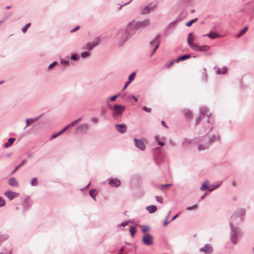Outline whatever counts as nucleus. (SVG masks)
<instances>
[{"mask_svg": "<svg viewBox=\"0 0 254 254\" xmlns=\"http://www.w3.org/2000/svg\"><path fill=\"white\" fill-rule=\"evenodd\" d=\"M115 127L117 131L121 133H124L127 130V126L125 124H116Z\"/></svg>", "mask_w": 254, "mask_h": 254, "instance_id": "14", "label": "nucleus"}, {"mask_svg": "<svg viewBox=\"0 0 254 254\" xmlns=\"http://www.w3.org/2000/svg\"><path fill=\"white\" fill-rule=\"evenodd\" d=\"M208 137L207 135H204L198 137H195L193 139V142L198 144L197 149L199 151L204 150L209 147L210 143L208 142Z\"/></svg>", "mask_w": 254, "mask_h": 254, "instance_id": "2", "label": "nucleus"}, {"mask_svg": "<svg viewBox=\"0 0 254 254\" xmlns=\"http://www.w3.org/2000/svg\"><path fill=\"white\" fill-rule=\"evenodd\" d=\"M159 149V147H156L153 149L155 160H156L157 158L159 157L160 154Z\"/></svg>", "mask_w": 254, "mask_h": 254, "instance_id": "31", "label": "nucleus"}, {"mask_svg": "<svg viewBox=\"0 0 254 254\" xmlns=\"http://www.w3.org/2000/svg\"><path fill=\"white\" fill-rule=\"evenodd\" d=\"M248 26L245 27L243 29H242L239 32V33L237 35V37H241L245 32H246V31L248 30Z\"/></svg>", "mask_w": 254, "mask_h": 254, "instance_id": "37", "label": "nucleus"}, {"mask_svg": "<svg viewBox=\"0 0 254 254\" xmlns=\"http://www.w3.org/2000/svg\"><path fill=\"white\" fill-rule=\"evenodd\" d=\"M220 135L218 134H215L212 135L210 137H208V139H207L208 142L210 143V145L213 144V143L215 141H218L220 140Z\"/></svg>", "mask_w": 254, "mask_h": 254, "instance_id": "18", "label": "nucleus"}, {"mask_svg": "<svg viewBox=\"0 0 254 254\" xmlns=\"http://www.w3.org/2000/svg\"><path fill=\"white\" fill-rule=\"evenodd\" d=\"M129 231L130 232L131 236L133 237L135 233L136 232V230L135 228L132 227L130 228Z\"/></svg>", "mask_w": 254, "mask_h": 254, "instance_id": "47", "label": "nucleus"}, {"mask_svg": "<svg viewBox=\"0 0 254 254\" xmlns=\"http://www.w3.org/2000/svg\"><path fill=\"white\" fill-rule=\"evenodd\" d=\"M126 109L125 106L121 105H115L114 106V110L113 112V117L115 119L120 118L123 113Z\"/></svg>", "mask_w": 254, "mask_h": 254, "instance_id": "5", "label": "nucleus"}, {"mask_svg": "<svg viewBox=\"0 0 254 254\" xmlns=\"http://www.w3.org/2000/svg\"><path fill=\"white\" fill-rule=\"evenodd\" d=\"M210 49V47L207 45H204L202 46H199L197 51L199 52H204L207 51Z\"/></svg>", "mask_w": 254, "mask_h": 254, "instance_id": "30", "label": "nucleus"}, {"mask_svg": "<svg viewBox=\"0 0 254 254\" xmlns=\"http://www.w3.org/2000/svg\"><path fill=\"white\" fill-rule=\"evenodd\" d=\"M61 134V133H60V132H59L58 133H55L52 134V135L51 136L50 139V140H53V139L56 138V137H57L58 136H59Z\"/></svg>", "mask_w": 254, "mask_h": 254, "instance_id": "48", "label": "nucleus"}, {"mask_svg": "<svg viewBox=\"0 0 254 254\" xmlns=\"http://www.w3.org/2000/svg\"><path fill=\"white\" fill-rule=\"evenodd\" d=\"M9 236L7 234H3L0 235V241H3L8 239Z\"/></svg>", "mask_w": 254, "mask_h": 254, "instance_id": "42", "label": "nucleus"}, {"mask_svg": "<svg viewBox=\"0 0 254 254\" xmlns=\"http://www.w3.org/2000/svg\"><path fill=\"white\" fill-rule=\"evenodd\" d=\"M171 186H172L171 184H167L163 185L161 186V189L163 190L165 188H166L167 187H170Z\"/></svg>", "mask_w": 254, "mask_h": 254, "instance_id": "61", "label": "nucleus"}, {"mask_svg": "<svg viewBox=\"0 0 254 254\" xmlns=\"http://www.w3.org/2000/svg\"><path fill=\"white\" fill-rule=\"evenodd\" d=\"M197 18H194L186 23V25L188 27L190 26L194 22L197 20Z\"/></svg>", "mask_w": 254, "mask_h": 254, "instance_id": "41", "label": "nucleus"}, {"mask_svg": "<svg viewBox=\"0 0 254 254\" xmlns=\"http://www.w3.org/2000/svg\"><path fill=\"white\" fill-rule=\"evenodd\" d=\"M135 146L141 151H144L146 148L145 143L140 139H134Z\"/></svg>", "mask_w": 254, "mask_h": 254, "instance_id": "13", "label": "nucleus"}, {"mask_svg": "<svg viewBox=\"0 0 254 254\" xmlns=\"http://www.w3.org/2000/svg\"><path fill=\"white\" fill-rule=\"evenodd\" d=\"M100 38L99 37H96L93 41L91 42L87 43L83 47L84 49H87L89 51H91L97 46L100 42Z\"/></svg>", "mask_w": 254, "mask_h": 254, "instance_id": "8", "label": "nucleus"}, {"mask_svg": "<svg viewBox=\"0 0 254 254\" xmlns=\"http://www.w3.org/2000/svg\"><path fill=\"white\" fill-rule=\"evenodd\" d=\"M190 47L194 51H197L199 46L196 43H193L192 42H189L188 43Z\"/></svg>", "mask_w": 254, "mask_h": 254, "instance_id": "32", "label": "nucleus"}, {"mask_svg": "<svg viewBox=\"0 0 254 254\" xmlns=\"http://www.w3.org/2000/svg\"><path fill=\"white\" fill-rule=\"evenodd\" d=\"M205 115L207 117V122L209 123L210 117L211 116V114L208 113V109L206 107H202L200 108L199 110V115L196 119V124H198L200 122L201 119H203Z\"/></svg>", "mask_w": 254, "mask_h": 254, "instance_id": "4", "label": "nucleus"}, {"mask_svg": "<svg viewBox=\"0 0 254 254\" xmlns=\"http://www.w3.org/2000/svg\"><path fill=\"white\" fill-rule=\"evenodd\" d=\"M5 204V201L4 199L1 196H0V207L4 206Z\"/></svg>", "mask_w": 254, "mask_h": 254, "instance_id": "50", "label": "nucleus"}, {"mask_svg": "<svg viewBox=\"0 0 254 254\" xmlns=\"http://www.w3.org/2000/svg\"><path fill=\"white\" fill-rule=\"evenodd\" d=\"M245 213H246V211L244 209H238L234 213V214H236V215L238 216V217H241V222H242L243 221V219L245 215Z\"/></svg>", "mask_w": 254, "mask_h": 254, "instance_id": "19", "label": "nucleus"}, {"mask_svg": "<svg viewBox=\"0 0 254 254\" xmlns=\"http://www.w3.org/2000/svg\"><path fill=\"white\" fill-rule=\"evenodd\" d=\"M149 24L150 20L149 19H145L142 21L137 22L133 20L129 22L126 31L124 32L122 35L119 41V44L120 45L124 44L135 34L136 30L143 29L149 25Z\"/></svg>", "mask_w": 254, "mask_h": 254, "instance_id": "1", "label": "nucleus"}, {"mask_svg": "<svg viewBox=\"0 0 254 254\" xmlns=\"http://www.w3.org/2000/svg\"><path fill=\"white\" fill-rule=\"evenodd\" d=\"M33 204V201L29 199L28 196H26V198H24V200L23 202V208L24 210L28 209Z\"/></svg>", "mask_w": 254, "mask_h": 254, "instance_id": "15", "label": "nucleus"}, {"mask_svg": "<svg viewBox=\"0 0 254 254\" xmlns=\"http://www.w3.org/2000/svg\"><path fill=\"white\" fill-rule=\"evenodd\" d=\"M89 194H90V195L94 199V200H96V190H90L89 191Z\"/></svg>", "mask_w": 254, "mask_h": 254, "instance_id": "39", "label": "nucleus"}, {"mask_svg": "<svg viewBox=\"0 0 254 254\" xmlns=\"http://www.w3.org/2000/svg\"><path fill=\"white\" fill-rule=\"evenodd\" d=\"M199 252L203 254H211L213 252L212 246L209 244H207L199 249Z\"/></svg>", "mask_w": 254, "mask_h": 254, "instance_id": "10", "label": "nucleus"}, {"mask_svg": "<svg viewBox=\"0 0 254 254\" xmlns=\"http://www.w3.org/2000/svg\"><path fill=\"white\" fill-rule=\"evenodd\" d=\"M156 200L160 203H163V198L161 196L157 195L155 196Z\"/></svg>", "mask_w": 254, "mask_h": 254, "instance_id": "49", "label": "nucleus"}, {"mask_svg": "<svg viewBox=\"0 0 254 254\" xmlns=\"http://www.w3.org/2000/svg\"><path fill=\"white\" fill-rule=\"evenodd\" d=\"M228 70V69L227 66H225L223 67L222 71V74L226 73L227 72Z\"/></svg>", "mask_w": 254, "mask_h": 254, "instance_id": "60", "label": "nucleus"}, {"mask_svg": "<svg viewBox=\"0 0 254 254\" xmlns=\"http://www.w3.org/2000/svg\"><path fill=\"white\" fill-rule=\"evenodd\" d=\"M150 230V227L148 226H144L142 229V232L144 234L146 233V232Z\"/></svg>", "mask_w": 254, "mask_h": 254, "instance_id": "55", "label": "nucleus"}, {"mask_svg": "<svg viewBox=\"0 0 254 254\" xmlns=\"http://www.w3.org/2000/svg\"><path fill=\"white\" fill-rule=\"evenodd\" d=\"M9 185L12 187H18L19 183L18 181L14 178H10L8 182Z\"/></svg>", "mask_w": 254, "mask_h": 254, "instance_id": "21", "label": "nucleus"}, {"mask_svg": "<svg viewBox=\"0 0 254 254\" xmlns=\"http://www.w3.org/2000/svg\"><path fill=\"white\" fill-rule=\"evenodd\" d=\"M129 222L128 221H126L125 222H123L120 224H118L117 227L119 228L120 227H126L129 223Z\"/></svg>", "mask_w": 254, "mask_h": 254, "instance_id": "44", "label": "nucleus"}, {"mask_svg": "<svg viewBox=\"0 0 254 254\" xmlns=\"http://www.w3.org/2000/svg\"><path fill=\"white\" fill-rule=\"evenodd\" d=\"M15 140V139L14 138H9L8 140V142L4 143V147L5 148L9 147L11 145V144L13 143Z\"/></svg>", "mask_w": 254, "mask_h": 254, "instance_id": "33", "label": "nucleus"}, {"mask_svg": "<svg viewBox=\"0 0 254 254\" xmlns=\"http://www.w3.org/2000/svg\"><path fill=\"white\" fill-rule=\"evenodd\" d=\"M241 222V217H238V216L236 214H233L230 218V226H231V224L233 226H238L240 223Z\"/></svg>", "mask_w": 254, "mask_h": 254, "instance_id": "11", "label": "nucleus"}, {"mask_svg": "<svg viewBox=\"0 0 254 254\" xmlns=\"http://www.w3.org/2000/svg\"><path fill=\"white\" fill-rule=\"evenodd\" d=\"M222 184V182H217L211 186H209L208 191H212L213 190L217 189L219 188Z\"/></svg>", "mask_w": 254, "mask_h": 254, "instance_id": "20", "label": "nucleus"}, {"mask_svg": "<svg viewBox=\"0 0 254 254\" xmlns=\"http://www.w3.org/2000/svg\"><path fill=\"white\" fill-rule=\"evenodd\" d=\"M109 185L112 187H118L121 184V182L120 180L113 178H111L109 179Z\"/></svg>", "mask_w": 254, "mask_h": 254, "instance_id": "16", "label": "nucleus"}, {"mask_svg": "<svg viewBox=\"0 0 254 254\" xmlns=\"http://www.w3.org/2000/svg\"><path fill=\"white\" fill-rule=\"evenodd\" d=\"M153 237L149 233H145L142 237V241L146 246H150L153 244Z\"/></svg>", "mask_w": 254, "mask_h": 254, "instance_id": "9", "label": "nucleus"}, {"mask_svg": "<svg viewBox=\"0 0 254 254\" xmlns=\"http://www.w3.org/2000/svg\"><path fill=\"white\" fill-rule=\"evenodd\" d=\"M230 227V240L234 245H236L237 243L238 237L241 234V230L238 226H233L232 224Z\"/></svg>", "mask_w": 254, "mask_h": 254, "instance_id": "3", "label": "nucleus"}, {"mask_svg": "<svg viewBox=\"0 0 254 254\" xmlns=\"http://www.w3.org/2000/svg\"><path fill=\"white\" fill-rule=\"evenodd\" d=\"M91 121L96 124V123H98L99 119H98V118H97L96 117H93L91 119Z\"/></svg>", "mask_w": 254, "mask_h": 254, "instance_id": "58", "label": "nucleus"}, {"mask_svg": "<svg viewBox=\"0 0 254 254\" xmlns=\"http://www.w3.org/2000/svg\"><path fill=\"white\" fill-rule=\"evenodd\" d=\"M142 109L146 112H148V113H149L151 112V109L150 108H148V107H146V106H144L143 108H142Z\"/></svg>", "mask_w": 254, "mask_h": 254, "instance_id": "59", "label": "nucleus"}, {"mask_svg": "<svg viewBox=\"0 0 254 254\" xmlns=\"http://www.w3.org/2000/svg\"><path fill=\"white\" fill-rule=\"evenodd\" d=\"M190 57V55H185L182 56H180L176 59V62H179L181 61H184L185 60H187Z\"/></svg>", "mask_w": 254, "mask_h": 254, "instance_id": "29", "label": "nucleus"}, {"mask_svg": "<svg viewBox=\"0 0 254 254\" xmlns=\"http://www.w3.org/2000/svg\"><path fill=\"white\" fill-rule=\"evenodd\" d=\"M159 47V44L158 43H157V44L155 46L152 52L151 53V56H152L154 54V53H155V52L156 51L157 49Z\"/></svg>", "mask_w": 254, "mask_h": 254, "instance_id": "53", "label": "nucleus"}, {"mask_svg": "<svg viewBox=\"0 0 254 254\" xmlns=\"http://www.w3.org/2000/svg\"><path fill=\"white\" fill-rule=\"evenodd\" d=\"M30 184L32 186H37L38 185L37 178H33L30 181Z\"/></svg>", "mask_w": 254, "mask_h": 254, "instance_id": "36", "label": "nucleus"}, {"mask_svg": "<svg viewBox=\"0 0 254 254\" xmlns=\"http://www.w3.org/2000/svg\"><path fill=\"white\" fill-rule=\"evenodd\" d=\"M120 95V94H117V95H115L113 96H112L110 98H109L107 101V102L108 103L109 101H114L116 100V99L119 97V96Z\"/></svg>", "mask_w": 254, "mask_h": 254, "instance_id": "40", "label": "nucleus"}, {"mask_svg": "<svg viewBox=\"0 0 254 254\" xmlns=\"http://www.w3.org/2000/svg\"><path fill=\"white\" fill-rule=\"evenodd\" d=\"M135 75V72H132L129 75V76L128 77V81H129V82H131L133 81Z\"/></svg>", "mask_w": 254, "mask_h": 254, "instance_id": "45", "label": "nucleus"}, {"mask_svg": "<svg viewBox=\"0 0 254 254\" xmlns=\"http://www.w3.org/2000/svg\"><path fill=\"white\" fill-rule=\"evenodd\" d=\"M192 141L193 142V139L191 140L190 139L185 138L182 142V145L183 146H185L190 144L191 143Z\"/></svg>", "mask_w": 254, "mask_h": 254, "instance_id": "34", "label": "nucleus"}, {"mask_svg": "<svg viewBox=\"0 0 254 254\" xmlns=\"http://www.w3.org/2000/svg\"><path fill=\"white\" fill-rule=\"evenodd\" d=\"M61 62L64 65H68L69 64V61L65 60H64L63 59H61Z\"/></svg>", "mask_w": 254, "mask_h": 254, "instance_id": "54", "label": "nucleus"}, {"mask_svg": "<svg viewBox=\"0 0 254 254\" xmlns=\"http://www.w3.org/2000/svg\"><path fill=\"white\" fill-rule=\"evenodd\" d=\"M211 39H214L218 37H221V36L215 32L210 31L209 33L205 35Z\"/></svg>", "mask_w": 254, "mask_h": 254, "instance_id": "22", "label": "nucleus"}, {"mask_svg": "<svg viewBox=\"0 0 254 254\" xmlns=\"http://www.w3.org/2000/svg\"><path fill=\"white\" fill-rule=\"evenodd\" d=\"M191 35H192V34L191 33H190L189 34V35H188V39H187V42H188V43H189V42H191Z\"/></svg>", "mask_w": 254, "mask_h": 254, "instance_id": "63", "label": "nucleus"}, {"mask_svg": "<svg viewBox=\"0 0 254 254\" xmlns=\"http://www.w3.org/2000/svg\"><path fill=\"white\" fill-rule=\"evenodd\" d=\"M90 53L89 51L83 52L81 54V57L83 59L89 58L90 56Z\"/></svg>", "mask_w": 254, "mask_h": 254, "instance_id": "35", "label": "nucleus"}, {"mask_svg": "<svg viewBox=\"0 0 254 254\" xmlns=\"http://www.w3.org/2000/svg\"><path fill=\"white\" fill-rule=\"evenodd\" d=\"M39 119V117H37L36 118H30V119H27L26 120V126L25 127H24V129H26L28 126H30V125L33 123H34V122H35L36 121H37L38 119Z\"/></svg>", "mask_w": 254, "mask_h": 254, "instance_id": "23", "label": "nucleus"}, {"mask_svg": "<svg viewBox=\"0 0 254 254\" xmlns=\"http://www.w3.org/2000/svg\"><path fill=\"white\" fill-rule=\"evenodd\" d=\"M214 69L216 70H215V73L216 74H222V71L221 70V69L217 67V66H215L214 67Z\"/></svg>", "mask_w": 254, "mask_h": 254, "instance_id": "52", "label": "nucleus"}, {"mask_svg": "<svg viewBox=\"0 0 254 254\" xmlns=\"http://www.w3.org/2000/svg\"><path fill=\"white\" fill-rule=\"evenodd\" d=\"M89 128V125L87 124H82L78 126L76 129L77 133L86 132Z\"/></svg>", "mask_w": 254, "mask_h": 254, "instance_id": "12", "label": "nucleus"}, {"mask_svg": "<svg viewBox=\"0 0 254 254\" xmlns=\"http://www.w3.org/2000/svg\"><path fill=\"white\" fill-rule=\"evenodd\" d=\"M27 160L26 159H24L21 164H20L18 166H17L15 169L13 170V171L12 172V174H13L21 166H22L23 164H24L26 162Z\"/></svg>", "mask_w": 254, "mask_h": 254, "instance_id": "38", "label": "nucleus"}, {"mask_svg": "<svg viewBox=\"0 0 254 254\" xmlns=\"http://www.w3.org/2000/svg\"><path fill=\"white\" fill-rule=\"evenodd\" d=\"M209 184V182L208 180H206L205 181H204L202 185H201V187H200V190L202 191H204L205 190H208V188H209V186H208V185Z\"/></svg>", "mask_w": 254, "mask_h": 254, "instance_id": "24", "label": "nucleus"}, {"mask_svg": "<svg viewBox=\"0 0 254 254\" xmlns=\"http://www.w3.org/2000/svg\"><path fill=\"white\" fill-rule=\"evenodd\" d=\"M80 28V26H77L76 27H75L74 28H73V29H72L71 30V33H73V32H74L75 31H76L77 30H78Z\"/></svg>", "mask_w": 254, "mask_h": 254, "instance_id": "64", "label": "nucleus"}, {"mask_svg": "<svg viewBox=\"0 0 254 254\" xmlns=\"http://www.w3.org/2000/svg\"><path fill=\"white\" fill-rule=\"evenodd\" d=\"M184 115L189 118H191L192 117V113L189 109H185L183 111Z\"/></svg>", "mask_w": 254, "mask_h": 254, "instance_id": "27", "label": "nucleus"}, {"mask_svg": "<svg viewBox=\"0 0 254 254\" xmlns=\"http://www.w3.org/2000/svg\"><path fill=\"white\" fill-rule=\"evenodd\" d=\"M193 0H179L178 2L180 4H182L184 6H187L190 5Z\"/></svg>", "mask_w": 254, "mask_h": 254, "instance_id": "28", "label": "nucleus"}, {"mask_svg": "<svg viewBox=\"0 0 254 254\" xmlns=\"http://www.w3.org/2000/svg\"><path fill=\"white\" fill-rule=\"evenodd\" d=\"M68 127H69V126L67 125L60 132V133H61V134L64 132Z\"/></svg>", "mask_w": 254, "mask_h": 254, "instance_id": "62", "label": "nucleus"}, {"mask_svg": "<svg viewBox=\"0 0 254 254\" xmlns=\"http://www.w3.org/2000/svg\"><path fill=\"white\" fill-rule=\"evenodd\" d=\"M4 195L9 199L12 200L14 197L17 196L19 193L17 192H13L11 190H7L4 192Z\"/></svg>", "mask_w": 254, "mask_h": 254, "instance_id": "17", "label": "nucleus"}, {"mask_svg": "<svg viewBox=\"0 0 254 254\" xmlns=\"http://www.w3.org/2000/svg\"><path fill=\"white\" fill-rule=\"evenodd\" d=\"M157 43H158L159 46L160 43V41L158 39V37L156 36L150 42L149 45L150 47H155V46L157 44Z\"/></svg>", "mask_w": 254, "mask_h": 254, "instance_id": "25", "label": "nucleus"}, {"mask_svg": "<svg viewBox=\"0 0 254 254\" xmlns=\"http://www.w3.org/2000/svg\"><path fill=\"white\" fill-rule=\"evenodd\" d=\"M31 24L30 23H28L27 24H26L24 27H23L22 29H21V31L23 33H25L27 31V29L28 27H29V26H30Z\"/></svg>", "mask_w": 254, "mask_h": 254, "instance_id": "43", "label": "nucleus"}, {"mask_svg": "<svg viewBox=\"0 0 254 254\" xmlns=\"http://www.w3.org/2000/svg\"><path fill=\"white\" fill-rule=\"evenodd\" d=\"M81 120V118H80L78 119L77 120H75V121L72 122L71 123L68 124V126H69V127L74 126L75 125H76Z\"/></svg>", "mask_w": 254, "mask_h": 254, "instance_id": "46", "label": "nucleus"}, {"mask_svg": "<svg viewBox=\"0 0 254 254\" xmlns=\"http://www.w3.org/2000/svg\"><path fill=\"white\" fill-rule=\"evenodd\" d=\"M156 7V4L149 3L141 9L140 13L142 15L149 14L151 11H153Z\"/></svg>", "mask_w": 254, "mask_h": 254, "instance_id": "7", "label": "nucleus"}, {"mask_svg": "<svg viewBox=\"0 0 254 254\" xmlns=\"http://www.w3.org/2000/svg\"><path fill=\"white\" fill-rule=\"evenodd\" d=\"M146 209L149 212V213H153L157 210V207L155 205H152L147 206L146 207Z\"/></svg>", "mask_w": 254, "mask_h": 254, "instance_id": "26", "label": "nucleus"}, {"mask_svg": "<svg viewBox=\"0 0 254 254\" xmlns=\"http://www.w3.org/2000/svg\"><path fill=\"white\" fill-rule=\"evenodd\" d=\"M78 58L79 57L77 56L76 54H72L70 56V59L73 61H76Z\"/></svg>", "mask_w": 254, "mask_h": 254, "instance_id": "51", "label": "nucleus"}, {"mask_svg": "<svg viewBox=\"0 0 254 254\" xmlns=\"http://www.w3.org/2000/svg\"><path fill=\"white\" fill-rule=\"evenodd\" d=\"M57 64H58L57 62L55 61V62H53V63H52L51 64H50L49 65L48 69H49V70L51 69L53 67H54V66L56 65Z\"/></svg>", "mask_w": 254, "mask_h": 254, "instance_id": "56", "label": "nucleus"}, {"mask_svg": "<svg viewBox=\"0 0 254 254\" xmlns=\"http://www.w3.org/2000/svg\"><path fill=\"white\" fill-rule=\"evenodd\" d=\"M187 15V12L186 11H183L178 16L177 19H175L173 21L170 23L168 25V29L172 30L177 25L178 22L181 20L182 18H185Z\"/></svg>", "mask_w": 254, "mask_h": 254, "instance_id": "6", "label": "nucleus"}, {"mask_svg": "<svg viewBox=\"0 0 254 254\" xmlns=\"http://www.w3.org/2000/svg\"><path fill=\"white\" fill-rule=\"evenodd\" d=\"M196 208H197V205L196 204H194V205H192V206L187 207V210L188 211H190L192 209H195Z\"/></svg>", "mask_w": 254, "mask_h": 254, "instance_id": "57", "label": "nucleus"}]
</instances>
